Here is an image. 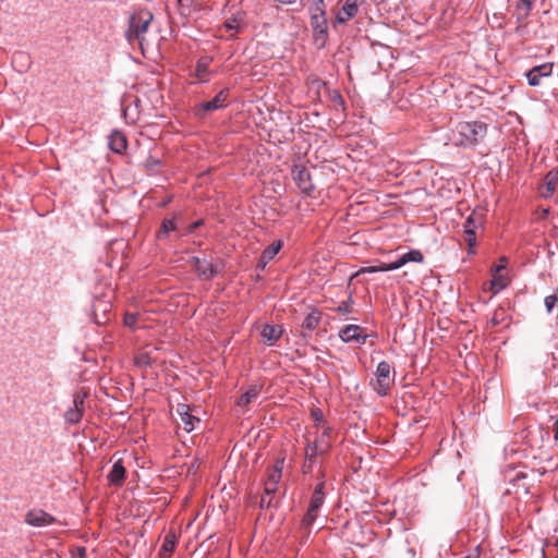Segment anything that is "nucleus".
Returning a JSON list of instances; mask_svg holds the SVG:
<instances>
[{
  "mask_svg": "<svg viewBox=\"0 0 558 558\" xmlns=\"http://www.w3.org/2000/svg\"><path fill=\"white\" fill-rule=\"evenodd\" d=\"M211 62V58L203 57L198 59L195 66V76L199 78L202 83L208 82L207 75L209 73L208 68Z\"/></svg>",
  "mask_w": 558,
  "mask_h": 558,
  "instance_id": "nucleus-23",
  "label": "nucleus"
},
{
  "mask_svg": "<svg viewBox=\"0 0 558 558\" xmlns=\"http://www.w3.org/2000/svg\"><path fill=\"white\" fill-rule=\"evenodd\" d=\"M505 284L501 282L499 277L494 276V279L492 280V288L495 289V292H498L499 290L504 289Z\"/></svg>",
  "mask_w": 558,
  "mask_h": 558,
  "instance_id": "nucleus-41",
  "label": "nucleus"
},
{
  "mask_svg": "<svg viewBox=\"0 0 558 558\" xmlns=\"http://www.w3.org/2000/svg\"><path fill=\"white\" fill-rule=\"evenodd\" d=\"M554 63L546 62L533 66L526 72V78L530 86H538L543 77H549L553 74Z\"/></svg>",
  "mask_w": 558,
  "mask_h": 558,
  "instance_id": "nucleus-10",
  "label": "nucleus"
},
{
  "mask_svg": "<svg viewBox=\"0 0 558 558\" xmlns=\"http://www.w3.org/2000/svg\"><path fill=\"white\" fill-rule=\"evenodd\" d=\"M408 554L411 556V558H414L415 557V550L411 547H408L407 549Z\"/></svg>",
  "mask_w": 558,
  "mask_h": 558,
  "instance_id": "nucleus-50",
  "label": "nucleus"
},
{
  "mask_svg": "<svg viewBox=\"0 0 558 558\" xmlns=\"http://www.w3.org/2000/svg\"><path fill=\"white\" fill-rule=\"evenodd\" d=\"M291 175L300 191L311 196L315 191V185L312 182V177L308 169L303 165H294L291 169Z\"/></svg>",
  "mask_w": 558,
  "mask_h": 558,
  "instance_id": "nucleus-8",
  "label": "nucleus"
},
{
  "mask_svg": "<svg viewBox=\"0 0 558 558\" xmlns=\"http://www.w3.org/2000/svg\"><path fill=\"white\" fill-rule=\"evenodd\" d=\"M320 319L322 313L316 308H312V311L305 316L301 326L303 329L312 332L319 326Z\"/></svg>",
  "mask_w": 558,
  "mask_h": 558,
  "instance_id": "nucleus-20",
  "label": "nucleus"
},
{
  "mask_svg": "<svg viewBox=\"0 0 558 558\" xmlns=\"http://www.w3.org/2000/svg\"><path fill=\"white\" fill-rule=\"evenodd\" d=\"M181 421L186 433L194 430L196 425L201 423V420L191 413L187 414V417L184 416Z\"/></svg>",
  "mask_w": 558,
  "mask_h": 558,
  "instance_id": "nucleus-31",
  "label": "nucleus"
},
{
  "mask_svg": "<svg viewBox=\"0 0 558 558\" xmlns=\"http://www.w3.org/2000/svg\"><path fill=\"white\" fill-rule=\"evenodd\" d=\"M202 225H203V220H202V219L194 221V222L190 226V228H189V232H193L196 228H198V227H199V226H202Z\"/></svg>",
  "mask_w": 558,
  "mask_h": 558,
  "instance_id": "nucleus-46",
  "label": "nucleus"
},
{
  "mask_svg": "<svg viewBox=\"0 0 558 558\" xmlns=\"http://www.w3.org/2000/svg\"><path fill=\"white\" fill-rule=\"evenodd\" d=\"M541 558H547L546 555H545V551L544 549L542 550V555H541Z\"/></svg>",
  "mask_w": 558,
  "mask_h": 558,
  "instance_id": "nucleus-56",
  "label": "nucleus"
},
{
  "mask_svg": "<svg viewBox=\"0 0 558 558\" xmlns=\"http://www.w3.org/2000/svg\"><path fill=\"white\" fill-rule=\"evenodd\" d=\"M390 271L388 263H378L374 266L362 267L357 274H373V272H385Z\"/></svg>",
  "mask_w": 558,
  "mask_h": 558,
  "instance_id": "nucleus-29",
  "label": "nucleus"
},
{
  "mask_svg": "<svg viewBox=\"0 0 558 558\" xmlns=\"http://www.w3.org/2000/svg\"><path fill=\"white\" fill-rule=\"evenodd\" d=\"M359 12L357 0H345L341 9L336 14V22L338 24H344L345 22L353 19Z\"/></svg>",
  "mask_w": 558,
  "mask_h": 558,
  "instance_id": "nucleus-14",
  "label": "nucleus"
},
{
  "mask_svg": "<svg viewBox=\"0 0 558 558\" xmlns=\"http://www.w3.org/2000/svg\"><path fill=\"white\" fill-rule=\"evenodd\" d=\"M86 392H75L73 395L72 405L64 412L63 418L68 425L78 424L85 412Z\"/></svg>",
  "mask_w": 558,
  "mask_h": 558,
  "instance_id": "nucleus-7",
  "label": "nucleus"
},
{
  "mask_svg": "<svg viewBox=\"0 0 558 558\" xmlns=\"http://www.w3.org/2000/svg\"><path fill=\"white\" fill-rule=\"evenodd\" d=\"M230 89L222 88L211 100L204 101L194 108V113L197 118H204L208 111H215L227 106Z\"/></svg>",
  "mask_w": 558,
  "mask_h": 558,
  "instance_id": "nucleus-9",
  "label": "nucleus"
},
{
  "mask_svg": "<svg viewBox=\"0 0 558 558\" xmlns=\"http://www.w3.org/2000/svg\"><path fill=\"white\" fill-rule=\"evenodd\" d=\"M388 264H389L390 271H392V270H397V269L401 268L402 266H404L407 264V259H405L404 255L402 254L395 262L388 263Z\"/></svg>",
  "mask_w": 558,
  "mask_h": 558,
  "instance_id": "nucleus-36",
  "label": "nucleus"
},
{
  "mask_svg": "<svg viewBox=\"0 0 558 558\" xmlns=\"http://www.w3.org/2000/svg\"><path fill=\"white\" fill-rule=\"evenodd\" d=\"M278 490V485L275 483H269L265 481L264 483V496L262 497V506L267 504L269 506L271 501V497L276 494Z\"/></svg>",
  "mask_w": 558,
  "mask_h": 558,
  "instance_id": "nucleus-26",
  "label": "nucleus"
},
{
  "mask_svg": "<svg viewBox=\"0 0 558 558\" xmlns=\"http://www.w3.org/2000/svg\"><path fill=\"white\" fill-rule=\"evenodd\" d=\"M554 438L556 441H558V418L556 420L555 422V434H554Z\"/></svg>",
  "mask_w": 558,
  "mask_h": 558,
  "instance_id": "nucleus-49",
  "label": "nucleus"
},
{
  "mask_svg": "<svg viewBox=\"0 0 558 558\" xmlns=\"http://www.w3.org/2000/svg\"><path fill=\"white\" fill-rule=\"evenodd\" d=\"M465 236L464 240L468 244V255L472 256L475 254V245H476V233L474 230H465L464 232Z\"/></svg>",
  "mask_w": 558,
  "mask_h": 558,
  "instance_id": "nucleus-30",
  "label": "nucleus"
},
{
  "mask_svg": "<svg viewBox=\"0 0 558 558\" xmlns=\"http://www.w3.org/2000/svg\"><path fill=\"white\" fill-rule=\"evenodd\" d=\"M492 323H493L494 325L499 324V320H498V318H497V314H495V316L493 317Z\"/></svg>",
  "mask_w": 558,
  "mask_h": 558,
  "instance_id": "nucleus-52",
  "label": "nucleus"
},
{
  "mask_svg": "<svg viewBox=\"0 0 558 558\" xmlns=\"http://www.w3.org/2000/svg\"><path fill=\"white\" fill-rule=\"evenodd\" d=\"M240 19H238L236 16H233L231 19H228L226 22H225V27L229 31H234L235 33H240L242 32V27L240 25Z\"/></svg>",
  "mask_w": 558,
  "mask_h": 558,
  "instance_id": "nucleus-33",
  "label": "nucleus"
},
{
  "mask_svg": "<svg viewBox=\"0 0 558 558\" xmlns=\"http://www.w3.org/2000/svg\"><path fill=\"white\" fill-rule=\"evenodd\" d=\"M403 255H404V257L407 259V264L408 263H418V264H421V263L424 262V255L417 248L410 250L409 252L404 253Z\"/></svg>",
  "mask_w": 558,
  "mask_h": 558,
  "instance_id": "nucleus-32",
  "label": "nucleus"
},
{
  "mask_svg": "<svg viewBox=\"0 0 558 558\" xmlns=\"http://www.w3.org/2000/svg\"><path fill=\"white\" fill-rule=\"evenodd\" d=\"M56 519L41 509L29 510L25 515V522L32 526L44 527L54 523Z\"/></svg>",
  "mask_w": 558,
  "mask_h": 558,
  "instance_id": "nucleus-11",
  "label": "nucleus"
},
{
  "mask_svg": "<svg viewBox=\"0 0 558 558\" xmlns=\"http://www.w3.org/2000/svg\"><path fill=\"white\" fill-rule=\"evenodd\" d=\"M108 146L112 151L123 154L128 148L126 136L118 130L111 131L108 136Z\"/></svg>",
  "mask_w": 558,
  "mask_h": 558,
  "instance_id": "nucleus-16",
  "label": "nucleus"
},
{
  "mask_svg": "<svg viewBox=\"0 0 558 558\" xmlns=\"http://www.w3.org/2000/svg\"><path fill=\"white\" fill-rule=\"evenodd\" d=\"M177 229V223L174 219H163L161 222L160 230L157 233V238L159 240L166 238L169 232L174 231Z\"/></svg>",
  "mask_w": 558,
  "mask_h": 558,
  "instance_id": "nucleus-27",
  "label": "nucleus"
},
{
  "mask_svg": "<svg viewBox=\"0 0 558 558\" xmlns=\"http://www.w3.org/2000/svg\"><path fill=\"white\" fill-rule=\"evenodd\" d=\"M282 460H277L276 463L272 465L271 469L268 470L267 478L266 481L269 483L279 484L281 476H282Z\"/></svg>",
  "mask_w": 558,
  "mask_h": 558,
  "instance_id": "nucleus-25",
  "label": "nucleus"
},
{
  "mask_svg": "<svg viewBox=\"0 0 558 558\" xmlns=\"http://www.w3.org/2000/svg\"><path fill=\"white\" fill-rule=\"evenodd\" d=\"M482 223V215L477 214L475 210L466 218L463 228L465 230H474L478 225Z\"/></svg>",
  "mask_w": 558,
  "mask_h": 558,
  "instance_id": "nucleus-28",
  "label": "nucleus"
},
{
  "mask_svg": "<svg viewBox=\"0 0 558 558\" xmlns=\"http://www.w3.org/2000/svg\"><path fill=\"white\" fill-rule=\"evenodd\" d=\"M262 391V387L254 385L251 386L241 397L239 398L236 404L239 407H246L254 400H256Z\"/></svg>",
  "mask_w": 558,
  "mask_h": 558,
  "instance_id": "nucleus-21",
  "label": "nucleus"
},
{
  "mask_svg": "<svg viewBox=\"0 0 558 558\" xmlns=\"http://www.w3.org/2000/svg\"><path fill=\"white\" fill-rule=\"evenodd\" d=\"M282 241L277 240L274 241L270 245H268L260 254V257L257 263V267L263 270L267 266V264L274 259V257L279 253L282 248Z\"/></svg>",
  "mask_w": 558,
  "mask_h": 558,
  "instance_id": "nucleus-15",
  "label": "nucleus"
},
{
  "mask_svg": "<svg viewBox=\"0 0 558 558\" xmlns=\"http://www.w3.org/2000/svg\"><path fill=\"white\" fill-rule=\"evenodd\" d=\"M325 501V483L319 482L312 494L310 505L305 515L302 519L304 527H311L317 519V513Z\"/></svg>",
  "mask_w": 558,
  "mask_h": 558,
  "instance_id": "nucleus-5",
  "label": "nucleus"
},
{
  "mask_svg": "<svg viewBox=\"0 0 558 558\" xmlns=\"http://www.w3.org/2000/svg\"><path fill=\"white\" fill-rule=\"evenodd\" d=\"M504 268H505V265H498V266L495 267V270L498 272V271H500Z\"/></svg>",
  "mask_w": 558,
  "mask_h": 558,
  "instance_id": "nucleus-54",
  "label": "nucleus"
},
{
  "mask_svg": "<svg viewBox=\"0 0 558 558\" xmlns=\"http://www.w3.org/2000/svg\"><path fill=\"white\" fill-rule=\"evenodd\" d=\"M107 478L110 484L116 486H119L123 483L125 478V468L121 459L113 463L109 474L107 475Z\"/></svg>",
  "mask_w": 558,
  "mask_h": 558,
  "instance_id": "nucleus-18",
  "label": "nucleus"
},
{
  "mask_svg": "<svg viewBox=\"0 0 558 558\" xmlns=\"http://www.w3.org/2000/svg\"><path fill=\"white\" fill-rule=\"evenodd\" d=\"M93 308H94L95 312L98 311V310H101L104 315H105L108 311H110L111 304L108 303V302H100L99 301V302H97V303H95L93 305Z\"/></svg>",
  "mask_w": 558,
  "mask_h": 558,
  "instance_id": "nucleus-40",
  "label": "nucleus"
},
{
  "mask_svg": "<svg viewBox=\"0 0 558 558\" xmlns=\"http://www.w3.org/2000/svg\"><path fill=\"white\" fill-rule=\"evenodd\" d=\"M105 322H106V320H102V319L98 318L97 316H96V318H95V323H96V324H99V325H100V324H104Z\"/></svg>",
  "mask_w": 558,
  "mask_h": 558,
  "instance_id": "nucleus-55",
  "label": "nucleus"
},
{
  "mask_svg": "<svg viewBox=\"0 0 558 558\" xmlns=\"http://www.w3.org/2000/svg\"><path fill=\"white\" fill-rule=\"evenodd\" d=\"M363 329L359 325H347L339 332L340 339L345 342H356L359 344H363L366 341L367 335H362Z\"/></svg>",
  "mask_w": 558,
  "mask_h": 558,
  "instance_id": "nucleus-13",
  "label": "nucleus"
},
{
  "mask_svg": "<svg viewBox=\"0 0 558 558\" xmlns=\"http://www.w3.org/2000/svg\"><path fill=\"white\" fill-rule=\"evenodd\" d=\"M312 416L314 418L315 422H322L323 421V414L319 410H313L312 411Z\"/></svg>",
  "mask_w": 558,
  "mask_h": 558,
  "instance_id": "nucleus-45",
  "label": "nucleus"
},
{
  "mask_svg": "<svg viewBox=\"0 0 558 558\" xmlns=\"http://www.w3.org/2000/svg\"><path fill=\"white\" fill-rule=\"evenodd\" d=\"M308 12L314 41L318 45L319 48H323L328 39V21L326 17V9H318L316 12Z\"/></svg>",
  "mask_w": 558,
  "mask_h": 558,
  "instance_id": "nucleus-4",
  "label": "nucleus"
},
{
  "mask_svg": "<svg viewBox=\"0 0 558 558\" xmlns=\"http://www.w3.org/2000/svg\"><path fill=\"white\" fill-rule=\"evenodd\" d=\"M77 558H87L86 549L84 547L77 548Z\"/></svg>",
  "mask_w": 558,
  "mask_h": 558,
  "instance_id": "nucleus-47",
  "label": "nucleus"
},
{
  "mask_svg": "<svg viewBox=\"0 0 558 558\" xmlns=\"http://www.w3.org/2000/svg\"><path fill=\"white\" fill-rule=\"evenodd\" d=\"M464 558H480L478 554H470L465 556Z\"/></svg>",
  "mask_w": 558,
  "mask_h": 558,
  "instance_id": "nucleus-53",
  "label": "nucleus"
},
{
  "mask_svg": "<svg viewBox=\"0 0 558 558\" xmlns=\"http://www.w3.org/2000/svg\"><path fill=\"white\" fill-rule=\"evenodd\" d=\"M276 1L281 4H286V5L293 4L296 2V0H276Z\"/></svg>",
  "mask_w": 558,
  "mask_h": 558,
  "instance_id": "nucleus-48",
  "label": "nucleus"
},
{
  "mask_svg": "<svg viewBox=\"0 0 558 558\" xmlns=\"http://www.w3.org/2000/svg\"><path fill=\"white\" fill-rule=\"evenodd\" d=\"M375 383H372L374 391L379 397H385L395 383L396 372L391 369L388 362L381 361L378 363L375 371Z\"/></svg>",
  "mask_w": 558,
  "mask_h": 558,
  "instance_id": "nucleus-3",
  "label": "nucleus"
},
{
  "mask_svg": "<svg viewBox=\"0 0 558 558\" xmlns=\"http://www.w3.org/2000/svg\"><path fill=\"white\" fill-rule=\"evenodd\" d=\"M549 213H550V209H549V208H543V209H542V216H543V217H546Z\"/></svg>",
  "mask_w": 558,
  "mask_h": 558,
  "instance_id": "nucleus-51",
  "label": "nucleus"
},
{
  "mask_svg": "<svg viewBox=\"0 0 558 558\" xmlns=\"http://www.w3.org/2000/svg\"><path fill=\"white\" fill-rule=\"evenodd\" d=\"M558 183V169H551L545 175V184L539 190V195L543 198H549L556 190Z\"/></svg>",
  "mask_w": 558,
  "mask_h": 558,
  "instance_id": "nucleus-17",
  "label": "nucleus"
},
{
  "mask_svg": "<svg viewBox=\"0 0 558 558\" xmlns=\"http://www.w3.org/2000/svg\"><path fill=\"white\" fill-rule=\"evenodd\" d=\"M160 165V160L159 159H156L154 157H148L147 160H146V167L147 168H154L156 166H159Z\"/></svg>",
  "mask_w": 558,
  "mask_h": 558,
  "instance_id": "nucleus-43",
  "label": "nucleus"
},
{
  "mask_svg": "<svg viewBox=\"0 0 558 558\" xmlns=\"http://www.w3.org/2000/svg\"><path fill=\"white\" fill-rule=\"evenodd\" d=\"M535 0H520L515 5L514 15L519 25H524Z\"/></svg>",
  "mask_w": 558,
  "mask_h": 558,
  "instance_id": "nucleus-19",
  "label": "nucleus"
},
{
  "mask_svg": "<svg viewBox=\"0 0 558 558\" xmlns=\"http://www.w3.org/2000/svg\"><path fill=\"white\" fill-rule=\"evenodd\" d=\"M190 410H191L190 405H187L185 403H179L177 405L175 412L180 416V418L182 420L184 416L187 417V414L191 413Z\"/></svg>",
  "mask_w": 558,
  "mask_h": 558,
  "instance_id": "nucleus-38",
  "label": "nucleus"
},
{
  "mask_svg": "<svg viewBox=\"0 0 558 558\" xmlns=\"http://www.w3.org/2000/svg\"><path fill=\"white\" fill-rule=\"evenodd\" d=\"M138 320V314L126 313L124 315V325L129 328H135Z\"/></svg>",
  "mask_w": 558,
  "mask_h": 558,
  "instance_id": "nucleus-34",
  "label": "nucleus"
},
{
  "mask_svg": "<svg viewBox=\"0 0 558 558\" xmlns=\"http://www.w3.org/2000/svg\"><path fill=\"white\" fill-rule=\"evenodd\" d=\"M177 537L173 532H169L162 542V545L159 549L160 558H168L174 550Z\"/></svg>",
  "mask_w": 558,
  "mask_h": 558,
  "instance_id": "nucleus-22",
  "label": "nucleus"
},
{
  "mask_svg": "<svg viewBox=\"0 0 558 558\" xmlns=\"http://www.w3.org/2000/svg\"><path fill=\"white\" fill-rule=\"evenodd\" d=\"M193 266L197 272V275L206 280L214 279L219 270L215 265L208 262L206 258H199L197 256L192 257Z\"/></svg>",
  "mask_w": 558,
  "mask_h": 558,
  "instance_id": "nucleus-12",
  "label": "nucleus"
},
{
  "mask_svg": "<svg viewBox=\"0 0 558 558\" xmlns=\"http://www.w3.org/2000/svg\"><path fill=\"white\" fill-rule=\"evenodd\" d=\"M557 301H558V296L556 294H550L545 298L544 303H545V307L548 313H550L553 311Z\"/></svg>",
  "mask_w": 558,
  "mask_h": 558,
  "instance_id": "nucleus-35",
  "label": "nucleus"
},
{
  "mask_svg": "<svg viewBox=\"0 0 558 558\" xmlns=\"http://www.w3.org/2000/svg\"><path fill=\"white\" fill-rule=\"evenodd\" d=\"M153 20L154 14L147 9H138L130 13L128 28L124 32L125 39L130 44L137 43L142 47Z\"/></svg>",
  "mask_w": 558,
  "mask_h": 558,
  "instance_id": "nucleus-2",
  "label": "nucleus"
},
{
  "mask_svg": "<svg viewBox=\"0 0 558 558\" xmlns=\"http://www.w3.org/2000/svg\"><path fill=\"white\" fill-rule=\"evenodd\" d=\"M332 100L336 104L340 105V106H344V100H343L342 96L338 92L333 93Z\"/></svg>",
  "mask_w": 558,
  "mask_h": 558,
  "instance_id": "nucleus-44",
  "label": "nucleus"
},
{
  "mask_svg": "<svg viewBox=\"0 0 558 558\" xmlns=\"http://www.w3.org/2000/svg\"><path fill=\"white\" fill-rule=\"evenodd\" d=\"M282 332H283L282 326L266 324L263 327L262 337L266 341L271 342L274 340H278L282 336Z\"/></svg>",
  "mask_w": 558,
  "mask_h": 558,
  "instance_id": "nucleus-24",
  "label": "nucleus"
},
{
  "mask_svg": "<svg viewBox=\"0 0 558 558\" xmlns=\"http://www.w3.org/2000/svg\"><path fill=\"white\" fill-rule=\"evenodd\" d=\"M308 11L316 12L318 9H326L325 0H308Z\"/></svg>",
  "mask_w": 558,
  "mask_h": 558,
  "instance_id": "nucleus-37",
  "label": "nucleus"
},
{
  "mask_svg": "<svg viewBox=\"0 0 558 558\" xmlns=\"http://www.w3.org/2000/svg\"><path fill=\"white\" fill-rule=\"evenodd\" d=\"M488 126L482 121L459 122L453 131V143L464 148H474L487 135Z\"/></svg>",
  "mask_w": 558,
  "mask_h": 558,
  "instance_id": "nucleus-1",
  "label": "nucleus"
},
{
  "mask_svg": "<svg viewBox=\"0 0 558 558\" xmlns=\"http://www.w3.org/2000/svg\"><path fill=\"white\" fill-rule=\"evenodd\" d=\"M17 61H22L24 68H27L29 64V58L24 52H16L13 54V62H17Z\"/></svg>",
  "mask_w": 558,
  "mask_h": 558,
  "instance_id": "nucleus-39",
  "label": "nucleus"
},
{
  "mask_svg": "<svg viewBox=\"0 0 558 558\" xmlns=\"http://www.w3.org/2000/svg\"><path fill=\"white\" fill-rule=\"evenodd\" d=\"M336 311L340 314H348L350 313L349 302H342Z\"/></svg>",
  "mask_w": 558,
  "mask_h": 558,
  "instance_id": "nucleus-42",
  "label": "nucleus"
},
{
  "mask_svg": "<svg viewBox=\"0 0 558 558\" xmlns=\"http://www.w3.org/2000/svg\"><path fill=\"white\" fill-rule=\"evenodd\" d=\"M330 433L331 429L327 427L314 441L307 444L305 448V458L307 461L312 462L314 458L329 451L331 448Z\"/></svg>",
  "mask_w": 558,
  "mask_h": 558,
  "instance_id": "nucleus-6",
  "label": "nucleus"
}]
</instances>
